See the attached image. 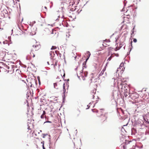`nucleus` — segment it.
Listing matches in <instances>:
<instances>
[{"instance_id":"nucleus-1","label":"nucleus","mask_w":149,"mask_h":149,"mask_svg":"<svg viewBox=\"0 0 149 149\" xmlns=\"http://www.w3.org/2000/svg\"><path fill=\"white\" fill-rule=\"evenodd\" d=\"M129 95V97L131 99L134 100L135 102L137 101V98L139 97V95L136 92H133L131 93H129L128 94Z\"/></svg>"},{"instance_id":"nucleus-2","label":"nucleus","mask_w":149,"mask_h":149,"mask_svg":"<svg viewBox=\"0 0 149 149\" xmlns=\"http://www.w3.org/2000/svg\"><path fill=\"white\" fill-rule=\"evenodd\" d=\"M127 89H126V90H125V93H124V96H125V97H127L128 95L129 92H127Z\"/></svg>"},{"instance_id":"nucleus-3","label":"nucleus","mask_w":149,"mask_h":149,"mask_svg":"<svg viewBox=\"0 0 149 149\" xmlns=\"http://www.w3.org/2000/svg\"><path fill=\"white\" fill-rule=\"evenodd\" d=\"M104 71L105 70H104V69H103L98 75V77H99L100 76H102L104 74Z\"/></svg>"},{"instance_id":"nucleus-4","label":"nucleus","mask_w":149,"mask_h":149,"mask_svg":"<svg viewBox=\"0 0 149 149\" xmlns=\"http://www.w3.org/2000/svg\"><path fill=\"white\" fill-rule=\"evenodd\" d=\"M65 84L64 83L63 85V93L64 95H65Z\"/></svg>"},{"instance_id":"nucleus-5","label":"nucleus","mask_w":149,"mask_h":149,"mask_svg":"<svg viewBox=\"0 0 149 149\" xmlns=\"http://www.w3.org/2000/svg\"><path fill=\"white\" fill-rule=\"evenodd\" d=\"M80 74L81 76V77H82V79L83 80H84L85 79V78L84 77V76L83 75V72H81L80 73Z\"/></svg>"},{"instance_id":"nucleus-6","label":"nucleus","mask_w":149,"mask_h":149,"mask_svg":"<svg viewBox=\"0 0 149 149\" xmlns=\"http://www.w3.org/2000/svg\"><path fill=\"white\" fill-rule=\"evenodd\" d=\"M87 54H88V55H89L88 57L86 59V62L87 60H88V59L89 58V57L90 56V55H91V54L90 53V52L89 51H88L87 52Z\"/></svg>"},{"instance_id":"nucleus-7","label":"nucleus","mask_w":149,"mask_h":149,"mask_svg":"<svg viewBox=\"0 0 149 149\" xmlns=\"http://www.w3.org/2000/svg\"><path fill=\"white\" fill-rule=\"evenodd\" d=\"M57 84L56 83H54V88L57 89L58 88L57 87Z\"/></svg>"},{"instance_id":"nucleus-8","label":"nucleus","mask_w":149,"mask_h":149,"mask_svg":"<svg viewBox=\"0 0 149 149\" xmlns=\"http://www.w3.org/2000/svg\"><path fill=\"white\" fill-rule=\"evenodd\" d=\"M83 74H84V76L85 77H86L87 75L88 72H84V73H83Z\"/></svg>"},{"instance_id":"nucleus-9","label":"nucleus","mask_w":149,"mask_h":149,"mask_svg":"<svg viewBox=\"0 0 149 149\" xmlns=\"http://www.w3.org/2000/svg\"><path fill=\"white\" fill-rule=\"evenodd\" d=\"M123 65H124V64L123 63H121L120 65V66L119 68H120V69H121L122 67L123 66Z\"/></svg>"},{"instance_id":"nucleus-10","label":"nucleus","mask_w":149,"mask_h":149,"mask_svg":"<svg viewBox=\"0 0 149 149\" xmlns=\"http://www.w3.org/2000/svg\"><path fill=\"white\" fill-rule=\"evenodd\" d=\"M56 47L55 46H52V48H51V49H56Z\"/></svg>"},{"instance_id":"nucleus-11","label":"nucleus","mask_w":149,"mask_h":149,"mask_svg":"<svg viewBox=\"0 0 149 149\" xmlns=\"http://www.w3.org/2000/svg\"><path fill=\"white\" fill-rule=\"evenodd\" d=\"M112 58V56H110L108 58V59L107 60V61H110L111 60Z\"/></svg>"},{"instance_id":"nucleus-12","label":"nucleus","mask_w":149,"mask_h":149,"mask_svg":"<svg viewBox=\"0 0 149 149\" xmlns=\"http://www.w3.org/2000/svg\"><path fill=\"white\" fill-rule=\"evenodd\" d=\"M137 40L136 39V38L134 39L133 41L134 42H137Z\"/></svg>"},{"instance_id":"nucleus-13","label":"nucleus","mask_w":149,"mask_h":149,"mask_svg":"<svg viewBox=\"0 0 149 149\" xmlns=\"http://www.w3.org/2000/svg\"><path fill=\"white\" fill-rule=\"evenodd\" d=\"M51 123L52 122L51 121H47L46 122H45L44 123Z\"/></svg>"},{"instance_id":"nucleus-14","label":"nucleus","mask_w":149,"mask_h":149,"mask_svg":"<svg viewBox=\"0 0 149 149\" xmlns=\"http://www.w3.org/2000/svg\"><path fill=\"white\" fill-rule=\"evenodd\" d=\"M45 113H46L45 112V111H43L42 115L44 116L45 115Z\"/></svg>"},{"instance_id":"nucleus-15","label":"nucleus","mask_w":149,"mask_h":149,"mask_svg":"<svg viewBox=\"0 0 149 149\" xmlns=\"http://www.w3.org/2000/svg\"><path fill=\"white\" fill-rule=\"evenodd\" d=\"M40 117L41 118H44V116H43L42 115H41Z\"/></svg>"},{"instance_id":"nucleus-16","label":"nucleus","mask_w":149,"mask_h":149,"mask_svg":"<svg viewBox=\"0 0 149 149\" xmlns=\"http://www.w3.org/2000/svg\"><path fill=\"white\" fill-rule=\"evenodd\" d=\"M29 25L30 26H32L33 25V24L32 23H30V24H29Z\"/></svg>"},{"instance_id":"nucleus-17","label":"nucleus","mask_w":149,"mask_h":149,"mask_svg":"<svg viewBox=\"0 0 149 149\" xmlns=\"http://www.w3.org/2000/svg\"><path fill=\"white\" fill-rule=\"evenodd\" d=\"M42 135H43V138H45V136L47 135V134H42Z\"/></svg>"},{"instance_id":"nucleus-18","label":"nucleus","mask_w":149,"mask_h":149,"mask_svg":"<svg viewBox=\"0 0 149 149\" xmlns=\"http://www.w3.org/2000/svg\"><path fill=\"white\" fill-rule=\"evenodd\" d=\"M55 52L56 54H57L58 55V53H59V52L58 51H55Z\"/></svg>"},{"instance_id":"nucleus-19","label":"nucleus","mask_w":149,"mask_h":149,"mask_svg":"<svg viewBox=\"0 0 149 149\" xmlns=\"http://www.w3.org/2000/svg\"><path fill=\"white\" fill-rule=\"evenodd\" d=\"M131 46L132 48H131V49L130 51L131 50V49H132V48L133 47L132 46V42H131Z\"/></svg>"},{"instance_id":"nucleus-20","label":"nucleus","mask_w":149,"mask_h":149,"mask_svg":"<svg viewBox=\"0 0 149 149\" xmlns=\"http://www.w3.org/2000/svg\"><path fill=\"white\" fill-rule=\"evenodd\" d=\"M42 147L43 149H45V147L44 146V145L43 144H42Z\"/></svg>"},{"instance_id":"nucleus-21","label":"nucleus","mask_w":149,"mask_h":149,"mask_svg":"<svg viewBox=\"0 0 149 149\" xmlns=\"http://www.w3.org/2000/svg\"><path fill=\"white\" fill-rule=\"evenodd\" d=\"M134 28H135V26H134L133 29V30H134ZM134 33V31H132V33L131 34L132 35Z\"/></svg>"},{"instance_id":"nucleus-22","label":"nucleus","mask_w":149,"mask_h":149,"mask_svg":"<svg viewBox=\"0 0 149 149\" xmlns=\"http://www.w3.org/2000/svg\"><path fill=\"white\" fill-rule=\"evenodd\" d=\"M31 23H32L33 24H34L36 23V22H35V21H33Z\"/></svg>"},{"instance_id":"nucleus-23","label":"nucleus","mask_w":149,"mask_h":149,"mask_svg":"<svg viewBox=\"0 0 149 149\" xmlns=\"http://www.w3.org/2000/svg\"><path fill=\"white\" fill-rule=\"evenodd\" d=\"M144 120L148 124H149V121H147L146 120Z\"/></svg>"},{"instance_id":"nucleus-24","label":"nucleus","mask_w":149,"mask_h":149,"mask_svg":"<svg viewBox=\"0 0 149 149\" xmlns=\"http://www.w3.org/2000/svg\"><path fill=\"white\" fill-rule=\"evenodd\" d=\"M120 45H122V46H123V45H124V43H123V42H122V43H121V44H120Z\"/></svg>"},{"instance_id":"nucleus-25","label":"nucleus","mask_w":149,"mask_h":149,"mask_svg":"<svg viewBox=\"0 0 149 149\" xmlns=\"http://www.w3.org/2000/svg\"><path fill=\"white\" fill-rule=\"evenodd\" d=\"M148 134L149 135V131L148 132H146V134Z\"/></svg>"},{"instance_id":"nucleus-26","label":"nucleus","mask_w":149,"mask_h":149,"mask_svg":"<svg viewBox=\"0 0 149 149\" xmlns=\"http://www.w3.org/2000/svg\"><path fill=\"white\" fill-rule=\"evenodd\" d=\"M38 47V45H36L35 46V47L36 48V47Z\"/></svg>"},{"instance_id":"nucleus-27","label":"nucleus","mask_w":149,"mask_h":149,"mask_svg":"<svg viewBox=\"0 0 149 149\" xmlns=\"http://www.w3.org/2000/svg\"><path fill=\"white\" fill-rule=\"evenodd\" d=\"M59 56H60V57H61V54H59Z\"/></svg>"},{"instance_id":"nucleus-28","label":"nucleus","mask_w":149,"mask_h":149,"mask_svg":"<svg viewBox=\"0 0 149 149\" xmlns=\"http://www.w3.org/2000/svg\"><path fill=\"white\" fill-rule=\"evenodd\" d=\"M87 106L88 107V108H87V109H88V108H89V107H90V106H89V105H87Z\"/></svg>"},{"instance_id":"nucleus-29","label":"nucleus","mask_w":149,"mask_h":149,"mask_svg":"<svg viewBox=\"0 0 149 149\" xmlns=\"http://www.w3.org/2000/svg\"><path fill=\"white\" fill-rule=\"evenodd\" d=\"M41 143H42L43 144H44V141H42L41 142Z\"/></svg>"},{"instance_id":"nucleus-30","label":"nucleus","mask_w":149,"mask_h":149,"mask_svg":"<svg viewBox=\"0 0 149 149\" xmlns=\"http://www.w3.org/2000/svg\"><path fill=\"white\" fill-rule=\"evenodd\" d=\"M71 4H70V6H71L72 5H73L72 3H71Z\"/></svg>"},{"instance_id":"nucleus-31","label":"nucleus","mask_w":149,"mask_h":149,"mask_svg":"<svg viewBox=\"0 0 149 149\" xmlns=\"http://www.w3.org/2000/svg\"><path fill=\"white\" fill-rule=\"evenodd\" d=\"M35 56V55L34 54H33V57H34Z\"/></svg>"},{"instance_id":"nucleus-32","label":"nucleus","mask_w":149,"mask_h":149,"mask_svg":"<svg viewBox=\"0 0 149 149\" xmlns=\"http://www.w3.org/2000/svg\"><path fill=\"white\" fill-rule=\"evenodd\" d=\"M50 55H51V56L52 55V52L50 53Z\"/></svg>"},{"instance_id":"nucleus-33","label":"nucleus","mask_w":149,"mask_h":149,"mask_svg":"<svg viewBox=\"0 0 149 149\" xmlns=\"http://www.w3.org/2000/svg\"><path fill=\"white\" fill-rule=\"evenodd\" d=\"M6 67H7V68H8V69H9V67L8 66H6Z\"/></svg>"},{"instance_id":"nucleus-34","label":"nucleus","mask_w":149,"mask_h":149,"mask_svg":"<svg viewBox=\"0 0 149 149\" xmlns=\"http://www.w3.org/2000/svg\"><path fill=\"white\" fill-rule=\"evenodd\" d=\"M117 39H116V41H117Z\"/></svg>"},{"instance_id":"nucleus-35","label":"nucleus","mask_w":149,"mask_h":149,"mask_svg":"<svg viewBox=\"0 0 149 149\" xmlns=\"http://www.w3.org/2000/svg\"><path fill=\"white\" fill-rule=\"evenodd\" d=\"M108 62H107V63H106V65H107L108 64Z\"/></svg>"},{"instance_id":"nucleus-36","label":"nucleus","mask_w":149,"mask_h":149,"mask_svg":"<svg viewBox=\"0 0 149 149\" xmlns=\"http://www.w3.org/2000/svg\"><path fill=\"white\" fill-rule=\"evenodd\" d=\"M93 98H94V95H93Z\"/></svg>"},{"instance_id":"nucleus-37","label":"nucleus","mask_w":149,"mask_h":149,"mask_svg":"<svg viewBox=\"0 0 149 149\" xmlns=\"http://www.w3.org/2000/svg\"><path fill=\"white\" fill-rule=\"evenodd\" d=\"M45 8L46 9H47V7H46V6H45Z\"/></svg>"},{"instance_id":"nucleus-38","label":"nucleus","mask_w":149,"mask_h":149,"mask_svg":"<svg viewBox=\"0 0 149 149\" xmlns=\"http://www.w3.org/2000/svg\"><path fill=\"white\" fill-rule=\"evenodd\" d=\"M5 42L4 41H3V43L4 44H5Z\"/></svg>"},{"instance_id":"nucleus-39","label":"nucleus","mask_w":149,"mask_h":149,"mask_svg":"<svg viewBox=\"0 0 149 149\" xmlns=\"http://www.w3.org/2000/svg\"><path fill=\"white\" fill-rule=\"evenodd\" d=\"M49 62H47V64H49Z\"/></svg>"},{"instance_id":"nucleus-40","label":"nucleus","mask_w":149,"mask_h":149,"mask_svg":"<svg viewBox=\"0 0 149 149\" xmlns=\"http://www.w3.org/2000/svg\"><path fill=\"white\" fill-rule=\"evenodd\" d=\"M56 65V63L55 64V65Z\"/></svg>"},{"instance_id":"nucleus-41","label":"nucleus","mask_w":149,"mask_h":149,"mask_svg":"<svg viewBox=\"0 0 149 149\" xmlns=\"http://www.w3.org/2000/svg\"><path fill=\"white\" fill-rule=\"evenodd\" d=\"M78 77L79 78V77L77 75Z\"/></svg>"},{"instance_id":"nucleus-42","label":"nucleus","mask_w":149,"mask_h":149,"mask_svg":"<svg viewBox=\"0 0 149 149\" xmlns=\"http://www.w3.org/2000/svg\"><path fill=\"white\" fill-rule=\"evenodd\" d=\"M91 104V103L90 102V103H89V104Z\"/></svg>"},{"instance_id":"nucleus-43","label":"nucleus","mask_w":149,"mask_h":149,"mask_svg":"<svg viewBox=\"0 0 149 149\" xmlns=\"http://www.w3.org/2000/svg\"><path fill=\"white\" fill-rule=\"evenodd\" d=\"M92 111L93 112H94V111H93V109H92Z\"/></svg>"},{"instance_id":"nucleus-44","label":"nucleus","mask_w":149,"mask_h":149,"mask_svg":"<svg viewBox=\"0 0 149 149\" xmlns=\"http://www.w3.org/2000/svg\"><path fill=\"white\" fill-rule=\"evenodd\" d=\"M38 49L36 48V50L37 49Z\"/></svg>"},{"instance_id":"nucleus-45","label":"nucleus","mask_w":149,"mask_h":149,"mask_svg":"<svg viewBox=\"0 0 149 149\" xmlns=\"http://www.w3.org/2000/svg\"><path fill=\"white\" fill-rule=\"evenodd\" d=\"M40 131L41 132H42V130H40Z\"/></svg>"},{"instance_id":"nucleus-46","label":"nucleus","mask_w":149,"mask_h":149,"mask_svg":"<svg viewBox=\"0 0 149 149\" xmlns=\"http://www.w3.org/2000/svg\"><path fill=\"white\" fill-rule=\"evenodd\" d=\"M125 86H124V88H125Z\"/></svg>"},{"instance_id":"nucleus-47","label":"nucleus","mask_w":149,"mask_h":149,"mask_svg":"<svg viewBox=\"0 0 149 149\" xmlns=\"http://www.w3.org/2000/svg\"><path fill=\"white\" fill-rule=\"evenodd\" d=\"M32 51H33L32 50H31V52H32Z\"/></svg>"},{"instance_id":"nucleus-48","label":"nucleus","mask_w":149,"mask_h":149,"mask_svg":"<svg viewBox=\"0 0 149 149\" xmlns=\"http://www.w3.org/2000/svg\"><path fill=\"white\" fill-rule=\"evenodd\" d=\"M33 47H34V45H33Z\"/></svg>"},{"instance_id":"nucleus-49","label":"nucleus","mask_w":149,"mask_h":149,"mask_svg":"<svg viewBox=\"0 0 149 149\" xmlns=\"http://www.w3.org/2000/svg\"><path fill=\"white\" fill-rule=\"evenodd\" d=\"M45 72H47L46 71H45Z\"/></svg>"},{"instance_id":"nucleus-50","label":"nucleus","mask_w":149,"mask_h":149,"mask_svg":"<svg viewBox=\"0 0 149 149\" xmlns=\"http://www.w3.org/2000/svg\"><path fill=\"white\" fill-rule=\"evenodd\" d=\"M0 43L1 44V42L0 41Z\"/></svg>"},{"instance_id":"nucleus-51","label":"nucleus","mask_w":149,"mask_h":149,"mask_svg":"<svg viewBox=\"0 0 149 149\" xmlns=\"http://www.w3.org/2000/svg\"><path fill=\"white\" fill-rule=\"evenodd\" d=\"M107 117H106L105 119H107Z\"/></svg>"}]
</instances>
